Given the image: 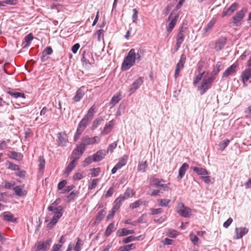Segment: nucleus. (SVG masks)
<instances>
[{
  "label": "nucleus",
  "instance_id": "nucleus-41",
  "mask_svg": "<svg viewBox=\"0 0 251 251\" xmlns=\"http://www.w3.org/2000/svg\"><path fill=\"white\" fill-rule=\"evenodd\" d=\"M78 193L77 191H74L72 192L68 196H67V202H69L71 201H74Z\"/></svg>",
  "mask_w": 251,
  "mask_h": 251
},
{
  "label": "nucleus",
  "instance_id": "nucleus-16",
  "mask_svg": "<svg viewBox=\"0 0 251 251\" xmlns=\"http://www.w3.org/2000/svg\"><path fill=\"white\" fill-rule=\"evenodd\" d=\"M84 89V87H81L77 89L75 92V95L73 98V100L74 102H78L83 98L85 94Z\"/></svg>",
  "mask_w": 251,
  "mask_h": 251
},
{
  "label": "nucleus",
  "instance_id": "nucleus-57",
  "mask_svg": "<svg viewBox=\"0 0 251 251\" xmlns=\"http://www.w3.org/2000/svg\"><path fill=\"white\" fill-rule=\"evenodd\" d=\"M133 14L132 17V22L136 23L137 21V19H138V12L136 9L134 8L133 9Z\"/></svg>",
  "mask_w": 251,
  "mask_h": 251
},
{
  "label": "nucleus",
  "instance_id": "nucleus-17",
  "mask_svg": "<svg viewBox=\"0 0 251 251\" xmlns=\"http://www.w3.org/2000/svg\"><path fill=\"white\" fill-rule=\"evenodd\" d=\"M241 81L245 86V83L251 78V68H248L244 70L241 75Z\"/></svg>",
  "mask_w": 251,
  "mask_h": 251
},
{
  "label": "nucleus",
  "instance_id": "nucleus-30",
  "mask_svg": "<svg viewBox=\"0 0 251 251\" xmlns=\"http://www.w3.org/2000/svg\"><path fill=\"white\" fill-rule=\"evenodd\" d=\"M96 107L94 105L91 106L88 110L87 114L84 116L86 118L91 120L95 113Z\"/></svg>",
  "mask_w": 251,
  "mask_h": 251
},
{
  "label": "nucleus",
  "instance_id": "nucleus-7",
  "mask_svg": "<svg viewBox=\"0 0 251 251\" xmlns=\"http://www.w3.org/2000/svg\"><path fill=\"white\" fill-rule=\"evenodd\" d=\"M163 181V179L154 178L152 180V185H154L156 187L160 188L161 190H163L164 191H167L169 189H171V188L169 187V185L170 184V183H168V184H163L162 183V182Z\"/></svg>",
  "mask_w": 251,
  "mask_h": 251
},
{
  "label": "nucleus",
  "instance_id": "nucleus-52",
  "mask_svg": "<svg viewBox=\"0 0 251 251\" xmlns=\"http://www.w3.org/2000/svg\"><path fill=\"white\" fill-rule=\"evenodd\" d=\"M59 202H60V199H56L55 200V201H54L53 202H52L51 203V205H50V206H48V210L49 211H51L53 209L52 208L57 207V206Z\"/></svg>",
  "mask_w": 251,
  "mask_h": 251
},
{
  "label": "nucleus",
  "instance_id": "nucleus-5",
  "mask_svg": "<svg viewBox=\"0 0 251 251\" xmlns=\"http://www.w3.org/2000/svg\"><path fill=\"white\" fill-rule=\"evenodd\" d=\"M176 212L183 217L187 218L189 217L191 213V209L185 206L182 202H179L176 208Z\"/></svg>",
  "mask_w": 251,
  "mask_h": 251
},
{
  "label": "nucleus",
  "instance_id": "nucleus-10",
  "mask_svg": "<svg viewBox=\"0 0 251 251\" xmlns=\"http://www.w3.org/2000/svg\"><path fill=\"white\" fill-rule=\"evenodd\" d=\"M187 30V28L181 26L179 28L178 33L176 36V41L182 43L185 38V33Z\"/></svg>",
  "mask_w": 251,
  "mask_h": 251
},
{
  "label": "nucleus",
  "instance_id": "nucleus-23",
  "mask_svg": "<svg viewBox=\"0 0 251 251\" xmlns=\"http://www.w3.org/2000/svg\"><path fill=\"white\" fill-rule=\"evenodd\" d=\"M114 125V122L113 120L110 121L108 124L105 125L103 131L101 132V135H105L111 131Z\"/></svg>",
  "mask_w": 251,
  "mask_h": 251
},
{
  "label": "nucleus",
  "instance_id": "nucleus-4",
  "mask_svg": "<svg viewBox=\"0 0 251 251\" xmlns=\"http://www.w3.org/2000/svg\"><path fill=\"white\" fill-rule=\"evenodd\" d=\"M247 12L246 9H242L238 11L236 14L232 17V21L230 22V24L235 26H240L243 21V18L245 16V13Z\"/></svg>",
  "mask_w": 251,
  "mask_h": 251
},
{
  "label": "nucleus",
  "instance_id": "nucleus-36",
  "mask_svg": "<svg viewBox=\"0 0 251 251\" xmlns=\"http://www.w3.org/2000/svg\"><path fill=\"white\" fill-rule=\"evenodd\" d=\"M135 248V245L134 244H130L127 245H125L122 247H121L119 248V250L120 251H129L132 249Z\"/></svg>",
  "mask_w": 251,
  "mask_h": 251
},
{
  "label": "nucleus",
  "instance_id": "nucleus-25",
  "mask_svg": "<svg viewBox=\"0 0 251 251\" xmlns=\"http://www.w3.org/2000/svg\"><path fill=\"white\" fill-rule=\"evenodd\" d=\"M191 169L198 175H207L209 174L207 170L203 168L191 167Z\"/></svg>",
  "mask_w": 251,
  "mask_h": 251
},
{
  "label": "nucleus",
  "instance_id": "nucleus-19",
  "mask_svg": "<svg viewBox=\"0 0 251 251\" xmlns=\"http://www.w3.org/2000/svg\"><path fill=\"white\" fill-rule=\"evenodd\" d=\"M72 158H73L72 161L69 164L64 171V173L67 175L70 174L75 167V161L79 159V157H72Z\"/></svg>",
  "mask_w": 251,
  "mask_h": 251
},
{
  "label": "nucleus",
  "instance_id": "nucleus-42",
  "mask_svg": "<svg viewBox=\"0 0 251 251\" xmlns=\"http://www.w3.org/2000/svg\"><path fill=\"white\" fill-rule=\"evenodd\" d=\"M33 36L31 33L28 34L26 35L25 38V44L24 46V48L28 47L31 43V41L33 40Z\"/></svg>",
  "mask_w": 251,
  "mask_h": 251
},
{
  "label": "nucleus",
  "instance_id": "nucleus-27",
  "mask_svg": "<svg viewBox=\"0 0 251 251\" xmlns=\"http://www.w3.org/2000/svg\"><path fill=\"white\" fill-rule=\"evenodd\" d=\"M8 156L11 158L17 160H20L23 157V155L21 153L14 151H9Z\"/></svg>",
  "mask_w": 251,
  "mask_h": 251
},
{
  "label": "nucleus",
  "instance_id": "nucleus-37",
  "mask_svg": "<svg viewBox=\"0 0 251 251\" xmlns=\"http://www.w3.org/2000/svg\"><path fill=\"white\" fill-rule=\"evenodd\" d=\"M147 166L148 165L147 161L140 162L138 164L137 170L138 171L145 172L146 171Z\"/></svg>",
  "mask_w": 251,
  "mask_h": 251
},
{
  "label": "nucleus",
  "instance_id": "nucleus-28",
  "mask_svg": "<svg viewBox=\"0 0 251 251\" xmlns=\"http://www.w3.org/2000/svg\"><path fill=\"white\" fill-rule=\"evenodd\" d=\"M90 122V120L84 117V118L79 122L77 128L84 130Z\"/></svg>",
  "mask_w": 251,
  "mask_h": 251
},
{
  "label": "nucleus",
  "instance_id": "nucleus-62",
  "mask_svg": "<svg viewBox=\"0 0 251 251\" xmlns=\"http://www.w3.org/2000/svg\"><path fill=\"white\" fill-rule=\"evenodd\" d=\"M1 2L4 3V6H5V4L11 5H15L17 3V0H4V1Z\"/></svg>",
  "mask_w": 251,
  "mask_h": 251
},
{
  "label": "nucleus",
  "instance_id": "nucleus-43",
  "mask_svg": "<svg viewBox=\"0 0 251 251\" xmlns=\"http://www.w3.org/2000/svg\"><path fill=\"white\" fill-rule=\"evenodd\" d=\"M120 94L114 95L110 100V104L112 106L115 105L120 100Z\"/></svg>",
  "mask_w": 251,
  "mask_h": 251
},
{
  "label": "nucleus",
  "instance_id": "nucleus-14",
  "mask_svg": "<svg viewBox=\"0 0 251 251\" xmlns=\"http://www.w3.org/2000/svg\"><path fill=\"white\" fill-rule=\"evenodd\" d=\"M58 140L57 143L58 146H65L68 142L67 134L65 132H59L57 134Z\"/></svg>",
  "mask_w": 251,
  "mask_h": 251
},
{
  "label": "nucleus",
  "instance_id": "nucleus-20",
  "mask_svg": "<svg viewBox=\"0 0 251 251\" xmlns=\"http://www.w3.org/2000/svg\"><path fill=\"white\" fill-rule=\"evenodd\" d=\"M238 5L236 3H233L226 10H224L223 12V16H229L231 15L238 8Z\"/></svg>",
  "mask_w": 251,
  "mask_h": 251
},
{
  "label": "nucleus",
  "instance_id": "nucleus-11",
  "mask_svg": "<svg viewBox=\"0 0 251 251\" xmlns=\"http://www.w3.org/2000/svg\"><path fill=\"white\" fill-rule=\"evenodd\" d=\"M226 38L225 37H222L216 40L214 48L217 51H220L222 50L226 43Z\"/></svg>",
  "mask_w": 251,
  "mask_h": 251
},
{
  "label": "nucleus",
  "instance_id": "nucleus-64",
  "mask_svg": "<svg viewBox=\"0 0 251 251\" xmlns=\"http://www.w3.org/2000/svg\"><path fill=\"white\" fill-rule=\"evenodd\" d=\"M53 52L52 49L50 47H46L43 50V53L45 55H50Z\"/></svg>",
  "mask_w": 251,
  "mask_h": 251
},
{
  "label": "nucleus",
  "instance_id": "nucleus-13",
  "mask_svg": "<svg viewBox=\"0 0 251 251\" xmlns=\"http://www.w3.org/2000/svg\"><path fill=\"white\" fill-rule=\"evenodd\" d=\"M107 153V151L104 150H101L98 151L93 156V160L94 162H99L103 159Z\"/></svg>",
  "mask_w": 251,
  "mask_h": 251
},
{
  "label": "nucleus",
  "instance_id": "nucleus-32",
  "mask_svg": "<svg viewBox=\"0 0 251 251\" xmlns=\"http://www.w3.org/2000/svg\"><path fill=\"white\" fill-rule=\"evenodd\" d=\"M127 156L126 155L124 156L119 159V162L116 164V166L120 169L122 167L126 165L127 162Z\"/></svg>",
  "mask_w": 251,
  "mask_h": 251
},
{
  "label": "nucleus",
  "instance_id": "nucleus-31",
  "mask_svg": "<svg viewBox=\"0 0 251 251\" xmlns=\"http://www.w3.org/2000/svg\"><path fill=\"white\" fill-rule=\"evenodd\" d=\"M7 94H9L12 97H14V98L17 99L19 98H25V95L21 92H16V91H7Z\"/></svg>",
  "mask_w": 251,
  "mask_h": 251
},
{
  "label": "nucleus",
  "instance_id": "nucleus-18",
  "mask_svg": "<svg viewBox=\"0 0 251 251\" xmlns=\"http://www.w3.org/2000/svg\"><path fill=\"white\" fill-rule=\"evenodd\" d=\"M249 231V230L246 227H236L235 228L236 236L235 239L241 238L244 235L246 234Z\"/></svg>",
  "mask_w": 251,
  "mask_h": 251
},
{
  "label": "nucleus",
  "instance_id": "nucleus-60",
  "mask_svg": "<svg viewBox=\"0 0 251 251\" xmlns=\"http://www.w3.org/2000/svg\"><path fill=\"white\" fill-rule=\"evenodd\" d=\"M190 237L191 241L195 245H196L197 242H198L199 239L198 236L192 233L190 235Z\"/></svg>",
  "mask_w": 251,
  "mask_h": 251
},
{
  "label": "nucleus",
  "instance_id": "nucleus-50",
  "mask_svg": "<svg viewBox=\"0 0 251 251\" xmlns=\"http://www.w3.org/2000/svg\"><path fill=\"white\" fill-rule=\"evenodd\" d=\"M134 195L133 191L131 189L128 188L125 192L124 195L122 197H125V199H127Z\"/></svg>",
  "mask_w": 251,
  "mask_h": 251
},
{
  "label": "nucleus",
  "instance_id": "nucleus-33",
  "mask_svg": "<svg viewBox=\"0 0 251 251\" xmlns=\"http://www.w3.org/2000/svg\"><path fill=\"white\" fill-rule=\"evenodd\" d=\"M140 237H141V236H139L137 237H135V236H128L125 238H124L122 240V243L123 244H127L128 243H129V242H132L134 241L139 240Z\"/></svg>",
  "mask_w": 251,
  "mask_h": 251
},
{
  "label": "nucleus",
  "instance_id": "nucleus-34",
  "mask_svg": "<svg viewBox=\"0 0 251 251\" xmlns=\"http://www.w3.org/2000/svg\"><path fill=\"white\" fill-rule=\"evenodd\" d=\"M171 202L169 199H158L157 200L158 204L160 206L168 207L169 204Z\"/></svg>",
  "mask_w": 251,
  "mask_h": 251
},
{
  "label": "nucleus",
  "instance_id": "nucleus-55",
  "mask_svg": "<svg viewBox=\"0 0 251 251\" xmlns=\"http://www.w3.org/2000/svg\"><path fill=\"white\" fill-rule=\"evenodd\" d=\"M223 67L222 64L218 62L213 70V73L217 74L223 69Z\"/></svg>",
  "mask_w": 251,
  "mask_h": 251
},
{
  "label": "nucleus",
  "instance_id": "nucleus-53",
  "mask_svg": "<svg viewBox=\"0 0 251 251\" xmlns=\"http://www.w3.org/2000/svg\"><path fill=\"white\" fill-rule=\"evenodd\" d=\"M82 244H81V240L79 238H77V242L76 243V245L74 247L75 251H79L81 250L80 246Z\"/></svg>",
  "mask_w": 251,
  "mask_h": 251
},
{
  "label": "nucleus",
  "instance_id": "nucleus-22",
  "mask_svg": "<svg viewBox=\"0 0 251 251\" xmlns=\"http://www.w3.org/2000/svg\"><path fill=\"white\" fill-rule=\"evenodd\" d=\"M13 190L15 194L19 197H24L27 194L26 191L24 190L21 186H17L14 187Z\"/></svg>",
  "mask_w": 251,
  "mask_h": 251
},
{
  "label": "nucleus",
  "instance_id": "nucleus-45",
  "mask_svg": "<svg viewBox=\"0 0 251 251\" xmlns=\"http://www.w3.org/2000/svg\"><path fill=\"white\" fill-rule=\"evenodd\" d=\"M7 164L8 165V169L13 170L17 171L19 170V167L18 165L14 164L11 162L7 161Z\"/></svg>",
  "mask_w": 251,
  "mask_h": 251
},
{
  "label": "nucleus",
  "instance_id": "nucleus-6",
  "mask_svg": "<svg viewBox=\"0 0 251 251\" xmlns=\"http://www.w3.org/2000/svg\"><path fill=\"white\" fill-rule=\"evenodd\" d=\"M81 143L86 146L93 145L95 143H98L100 142V138L98 136H95L93 137H90L88 135L83 136L81 139Z\"/></svg>",
  "mask_w": 251,
  "mask_h": 251
},
{
  "label": "nucleus",
  "instance_id": "nucleus-26",
  "mask_svg": "<svg viewBox=\"0 0 251 251\" xmlns=\"http://www.w3.org/2000/svg\"><path fill=\"white\" fill-rule=\"evenodd\" d=\"M189 168V165L186 163H184L182 164V165L181 166V167L179 169L178 172V177L179 178H182L185 174L188 168Z\"/></svg>",
  "mask_w": 251,
  "mask_h": 251
},
{
  "label": "nucleus",
  "instance_id": "nucleus-54",
  "mask_svg": "<svg viewBox=\"0 0 251 251\" xmlns=\"http://www.w3.org/2000/svg\"><path fill=\"white\" fill-rule=\"evenodd\" d=\"M203 74L204 72L200 73L196 76L193 82L194 85L195 86L196 85V84L200 81V80H201L203 75Z\"/></svg>",
  "mask_w": 251,
  "mask_h": 251
},
{
  "label": "nucleus",
  "instance_id": "nucleus-12",
  "mask_svg": "<svg viewBox=\"0 0 251 251\" xmlns=\"http://www.w3.org/2000/svg\"><path fill=\"white\" fill-rule=\"evenodd\" d=\"M144 77H139L131 85L129 91L131 94L133 93L143 84Z\"/></svg>",
  "mask_w": 251,
  "mask_h": 251
},
{
  "label": "nucleus",
  "instance_id": "nucleus-8",
  "mask_svg": "<svg viewBox=\"0 0 251 251\" xmlns=\"http://www.w3.org/2000/svg\"><path fill=\"white\" fill-rule=\"evenodd\" d=\"M172 15L173 13H172L170 15L168 19V21L171 20V22H170L167 28V31L169 33H170L172 31L173 28H174L176 24V22L178 18V15H176L173 18H172Z\"/></svg>",
  "mask_w": 251,
  "mask_h": 251
},
{
  "label": "nucleus",
  "instance_id": "nucleus-47",
  "mask_svg": "<svg viewBox=\"0 0 251 251\" xmlns=\"http://www.w3.org/2000/svg\"><path fill=\"white\" fill-rule=\"evenodd\" d=\"M106 212L104 210H101L99 212L96 220L98 222H100L104 217Z\"/></svg>",
  "mask_w": 251,
  "mask_h": 251
},
{
  "label": "nucleus",
  "instance_id": "nucleus-15",
  "mask_svg": "<svg viewBox=\"0 0 251 251\" xmlns=\"http://www.w3.org/2000/svg\"><path fill=\"white\" fill-rule=\"evenodd\" d=\"M85 150V147L81 143L73 151L72 157H79L81 155Z\"/></svg>",
  "mask_w": 251,
  "mask_h": 251
},
{
  "label": "nucleus",
  "instance_id": "nucleus-9",
  "mask_svg": "<svg viewBox=\"0 0 251 251\" xmlns=\"http://www.w3.org/2000/svg\"><path fill=\"white\" fill-rule=\"evenodd\" d=\"M238 66V64L235 63L227 68V69L223 73L222 77H227L230 75L236 73Z\"/></svg>",
  "mask_w": 251,
  "mask_h": 251
},
{
  "label": "nucleus",
  "instance_id": "nucleus-1",
  "mask_svg": "<svg viewBox=\"0 0 251 251\" xmlns=\"http://www.w3.org/2000/svg\"><path fill=\"white\" fill-rule=\"evenodd\" d=\"M135 50L131 49L122 63L121 69L123 71H127L134 65L135 63Z\"/></svg>",
  "mask_w": 251,
  "mask_h": 251
},
{
  "label": "nucleus",
  "instance_id": "nucleus-35",
  "mask_svg": "<svg viewBox=\"0 0 251 251\" xmlns=\"http://www.w3.org/2000/svg\"><path fill=\"white\" fill-rule=\"evenodd\" d=\"M103 121V118L102 117H100L96 119L93 122V124L91 126V129L94 130L96 129Z\"/></svg>",
  "mask_w": 251,
  "mask_h": 251
},
{
  "label": "nucleus",
  "instance_id": "nucleus-29",
  "mask_svg": "<svg viewBox=\"0 0 251 251\" xmlns=\"http://www.w3.org/2000/svg\"><path fill=\"white\" fill-rule=\"evenodd\" d=\"M99 181L100 179L99 178L90 179L88 181V189L90 190L95 188L98 184Z\"/></svg>",
  "mask_w": 251,
  "mask_h": 251
},
{
  "label": "nucleus",
  "instance_id": "nucleus-44",
  "mask_svg": "<svg viewBox=\"0 0 251 251\" xmlns=\"http://www.w3.org/2000/svg\"><path fill=\"white\" fill-rule=\"evenodd\" d=\"M216 23V20L214 19H213L211 20L207 25L205 27L204 29V31L205 32H208L209 30H210L213 25H215Z\"/></svg>",
  "mask_w": 251,
  "mask_h": 251
},
{
  "label": "nucleus",
  "instance_id": "nucleus-3",
  "mask_svg": "<svg viewBox=\"0 0 251 251\" xmlns=\"http://www.w3.org/2000/svg\"><path fill=\"white\" fill-rule=\"evenodd\" d=\"M214 80V76H204L201 85L198 87L201 91L200 93L201 95H203L211 87V84Z\"/></svg>",
  "mask_w": 251,
  "mask_h": 251
},
{
  "label": "nucleus",
  "instance_id": "nucleus-63",
  "mask_svg": "<svg viewBox=\"0 0 251 251\" xmlns=\"http://www.w3.org/2000/svg\"><path fill=\"white\" fill-rule=\"evenodd\" d=\"M83 130L81 129H79L78 128H77L76 131L74 136V140L76 141L79 137L80 135L82 134Z\"/></svg>",
  "mask_w": 251,
  "mask_h": 251
},
{
  "label": "nucleus",
  "instance_id": "nucleus-58",
  "mask_svg": "<svg viewBox=\"0 0 251 251\" xmlns=\"http://www.w3.org/2000/svg\"><path fill=\"white\" fill-rule=\"evenodd\" d=\"M10 142V140H7V141L3 140L0 141V150H4L7 148V143Z\"/></svg>",
  "mask_w": 251,
  "mask_h": 251
},
{
  "label": "nucleus",
  "instance_id": "nucleus-56",
  "mask_svg": "<svg viewBox=\"0 0 251 251\" xmlns=\"http://www.w3.org/2000/svg\"><path fill=\"white\" fill-rule=\"evenodd\" d=\"M142 201L141 200H138V201H135L134 202L131 203L130 204V207L132 209H135V208L138 207L140 205H141L142 204Z\"/></svg>",
  "mask_w": 251,
  "mask_h": 251
},
{
  "label": "nucleus",
  "instance_id": "nucleus-48",
  "mask_svg": "<svg viewBox=\"0 0 251 251\" xmlns=\"http://www.w3.org/2000/svg\"><path fill=\"white\" fill-rule=\"evenodd\" d=\"M91 176L92 177H96L98 176L100 172V168H96L90 169Z\"/></svg>",
  "mask_w": 251,
  "mask_h": 251
},
{
  "label": "nucleus",
  "instance_id": "nucleus-38",
  "mask_svg": "<svg viewBox=\"0 0 251 251\" xmlns=\"http://www.w3.org/2000/svg\"><path fill=\"white\" fill-rule=\"evenodd\" d=\"M116 235L118 237L126 236L128 235V229L126 228L119 229L117 231Z\"/></svg>",
  "mask_w": 251,
  "mask_h": 251
},
{
  "label": "nucleus",
  "instance_id": "nucleus-39",
  "mask_svg": "<svg viewBox=\"0 0 251 251\" xmlns=\"http://www.w3.org/2000/svg\"><path fill=\"white\" fill-rule=\"evenodd\" d=\"M186 61V56L184 54H181L179 62L177 63L176 66L182 69Z\"/></svg>",
  "mask_w": 251,
  "mask_h": 251
},
{
  "label": "nucleus",
  "instance_id": "nucleus-2",
  "mask_svg": "<svg viewBox=\"0 0 251 251\" xmlns=\"http://www.w3.org/2000/svg\"><path fill=\"white\" fill-rule=\"evenodd\" d=\"M52 210L50 211L54 214V216L51 221L48 224L47 227L52 228L58 222V220L61 217L63 214V207L59 205L57 207L52 208Z\"/></svg>",
  "mask_w": 251,
  "mask_h": 251
},
{
  "label": "nucleus",
  "instance_id": "nucleus-51",
  "mask_svg": "<svg viewBox=\"0 0 251 251\" xmlns=\"http://www.w3.org/2000/svg\"><path fill=\"white\" fill-rule=\"evenodd\" d=\"M84 177L83 172H77L73 176V179L74 180H78Z\"/></svg>",
  "mask_w": 251,
  "mask_h": 251
},
{
  "label": "nucleus",
  "instance_id": "nucleus-21",
  "mask_svg": "<svg viewBox=\"0 0 251 251\" xmlns=\"http://www.w3.org/2000/svg\"><path fill=\"white\" fill-rule=\"evenodd\" d=\"M4 220L7 222H11L12 223H16L17 222V219L14 218V216L12 214L9 212H3L1 215Z\"/></svg>",
  "mask_w": 251,
  "mask_h": 251
},
{
  "label": "nucleus",
  "instance_id": "nucleus-59",
  "mask_svg": "<svg viewBox=\"0 0 251 251\" xmlns=\"http://www.w3.org/2000/svg\"><path fill=\"white\" fill-rule=\"evenodd\" d=\"M92 161H93V160L91 156L87 157L86 158H85V159L84 161V164H83V166L84 167L87 166L89 164H91L92 162Z\"/></svg>",
  "mask_w": 251,
  "mask_h": 251
},
{
  "label": "nucleus",
  "instance_id": "nucleus-46",
  "mask_svg": "<svg viewBox=\"0 0 251 251\" xmlns=\"http://www.w3.org/2000/svg\"><path fill=\"white\" fill-rule=\"evenodd\" d=\"M39 169L40 171L44 169L45 166V160L43 156H40L39 157Z\"/></svg>",
  "mask_w": 251,
  "mask_h": 251
},
{
  "label": "nucleus",
  "instance_id": "nucleus-40",
  "mask_svg": "<svg viewBox=\"0 0 251 251\" xmlns=\"http://www.w3.org/2000/svg\"><path fill=\"white\" fill-rule=\"evenodd\" d=\"M35 248H36V250L35 251H39L40 250H42L43 251H46L48 250H45V249H46V246H45L44 242H41V241L39 242L37 244H36L35 245Z\"/></svg>",
  "mask_w": 251,
  "mask_h": 251
},
{
  "label": "nucleus",
  "instance_id": "nucleus-61",
  "mask_svg": "<svg viewBox=\"0 0 251 251\" xmlns=\"http://www.w3.org/2000/svg\"><path fill=\"white\" fill-rule=\"evenodd\" d=\"M135 61L137 60L138 61H140L141 60L142 56L143 55V52L141 50H138L136 53L135 52Z\"/></svg>",
  "mask_w": 251,
  "mask_h": 251
},
{
  "label": "nucleus",
  "instance_id": "nucleus-24",
  "mask_svg": "<svg viewBox=\"0 0 251 251\" xmlns=\"http://www.w3.org/2000/svg\"><path fill=\"white\" fill-rule=\"evenodd\" d=\"M116 228L117 227L115 226L114 222L110 223L104 232V235L107 237L109 236L110 234L116 229Z\"/></svg>",
  "mask_w": 251,
  "mask_h": 251
},
{
  "label": "nucleus",
  "instance_id": "nucleus-49",
  "mask_svg": "<svg viewBox=\"0 0 251 251\" xmlns=\"http://www.w3.org/2000/svg\"><path fill=\"white\" fill-rule=\"evenodd\" d=\"M230 140L225 139L219 144V148L220 150H224L229 144Z\"/></svg>",
  "mask_w": 251,
  "mask_h": 251
}]
</instances>
